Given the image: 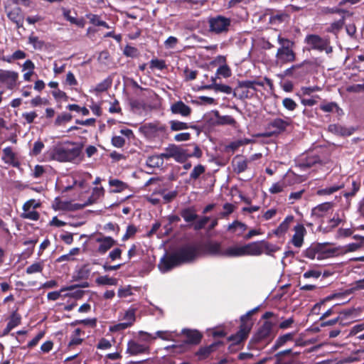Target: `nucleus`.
I'll return each mask as SVG.
<instances>
[{
    "instance_id": "64",
    "label": "nucleus",
    "mask_w": 364,
    "mask_h": 364,
    "mask_svg": "<svg viewBox=\"0 0 364 364\" xmlns=\"http://www.w3.org/2000/svg\"><path fill=\"white\" fill-rule=\"evenodd\" d=\"M44 335H45V333L43 331H40L31 341H30L28 343V345H27L28 348H32L34 346H36L38 343L39 341L41 338H43Z\"/></svg>"
},
{
    "instance_id": "63",
    "label": "nucleus",
    "mask_w": 364,
    "mask_h": 364,
    "mask_svg": "<svg viewBox=\"0 0 364 364\" xmlns=\"http://www.w3.org/2000/svg\"><path fill=\"white\" fill-rule=\"evenodd\" d=\"M224 211L220 213L221 218H227L230 214H231L234 210L235 206L231 203H225L223 205Z\"/></svg>"
},
{
    "instance_id": "35",
    "label": "nucleus",
    "mask_w": 364,
    "mask_h": 364,
    "mask_svg": "<svg viewBox=\"0 0 364 364\" xmlns=\"http://www.w3.org/2000/svg\"><path fill=\"white\" fill-rule=\"evenodd\" d=\"M84 333V332L80 328H76L72 333L70 336V341L68 343V348H71L75 346L80 345L83 338H80V336Z\"/></svg>"
},
{
    "instance_id": "37",
    "label": "nucleus",
    "mask_w": 364,
    "mask_h": 364,
    "mask_svg": "<svg viewBox=\"0 0 364 364\" xmlns=\"http://www.w3.org/2000/svg\"><path fill=\"white\" fill-rule=\"evenodd\" d=\"M146 164L150 167H161L164 164V157L161 156V154L151 156L148 158Z\"/></svg>"
},
{
    "instance_id": "15",
    "label": "nucleus",
    "mask_w": 364,
    "mask_h": 364,
    "mask_svg": "<svg viewBox=\"0 0 364 364\" xmlns=\"http://www.w3.org/2000/svg\"><path fill=\"white\" fill-rule=\"evenodd\" d=\"M18 78V74L15 71L0 70V82L5 84L9 90L14 88Z\"/></svg>"
},
{
    "instance_id": "4",
    "label": "nucleus",
    "mask_w": 364,
    "mask_h": 364,
    "mask_svg": "<svg viewBox=\"0 0 364 364\" xmlns=\"http://www.w3.org/2000/svg\"><path fill=\"white\" fill-rule=\"evenodd\" d=\"M277 40L279 48L276 53L277 63L285 64L294 62L296 60V53L293 50L294 43L281 36H278Z\"/></svg>"
},
{
    "instance_id": "11",
    "label": "nucleus",
    "mask_w": 364,
    "mask_h": 364,
    "mask_svg": "<svg viewBox=\"0 0 364 364\" xmlns=\"http://www.w3.org/2000/svg\"><path fill=\"white\" fill-rule=\"evenodd\" d=\"M339 305L340 304H336L332 307L327 309L320 317L319 320L323 321L324 318H326L328 317L329 316H331L333 314H336V313H339L340 316L343 315L344 317H348V316L356 317L359 315V313L362 310L361 308H360V307H358V308L353 307V308L346 309H344V310L340 311L337 309V308L339 306Z\"/></svg>"
},
{
    "instance_id": "42",
    "label": "nucleus",
    "mask_w": 364,
    "mask_h": 364,
    "mask_svg": "<svg viewBox=\"0 0 364 364\" xmlns=\"http://www.w3.org/2000/svg\"><path fill=\"white\" fill-rule=\"evenodd\" d=\"M97 320L96 318H85L81 320H75L70 323L71 326H75L77 325L82 324L84 326H90L92 328H95L97 326Z\"/></svg>"
},
{
    "instance_id": "47",
    "label": "nucleus",
    "mask_w": 364,
    "mask_h": 364,
    "mask_svg": "<svg viewBox=\"0 0 364 364\" xmlns=\"http://www.w3.org/2000/svg\"><path fill=\"white\" fill-rule=\"evenodd\" d=\"M43 269V263L42 262H38L32 264L29 267L26 268V273L28 274H35L41 272Z\"/></svg>"
},
{
    "instance_id": "27",
    "label": "nucleus",
    "mask_w": 364,
    "mask_h": 364,
    "mask_svg": "<svg viewBox=\"0 0 364 364\" xmlns=\"http://www.w3.org/2000/svg\"><path fill=\"white\" fill-rule=\"evenodd\" d=\"M245 256V245L230 246L224 250L225 257H238Z\"/></svg>"
},
{
    "instance_id": "13",
    "label": "nucleus",
    "mask_w": 364,
    "mask_h": 364,
    "mask_svg": "<svg viewBox=\"0 0 364 364\" xmlns=\"http://www.w3.org/2000/svg\"><path fill=\"white\" fill-rule=\"evenodd\" d=\"M251 85L248 80L239 81L237 86L233 90V96L240 100L251 98L253 96Z\"/></svg>"
},
{
    "instance_id": "10",
    "label": "nucleus",
    "mask_w": 364,
    "mask_h": 364,
    "mask_svg": "<svg viewBox=\"0 0 364 364\" xmlns=\"http://www.w3.org/2000/svg\"><path fill=\"white\" fill-rule=\"evenodd\" d=\"M161 156L166 159L173 158L177 162L183 163L186 161L189 156L186 151L181 147L175 144H170L164 149V151L161 153Z\"/></svg>"
},
{
    "instance_id": "18",
    "label": "nucleus",
    "mask_w": 364,
    "mask_h": 364,
    "mask_svg": "<svg viewBox=\"0 0 364 364\" xmlns=\"http://www.w3.org/2000/svg\"><path fill=\"white\" fill-rule=\"evenodd\" d=\"M223 345V341H216L208 346L200 347L196 353V355L200 360H205L208 358L212 353L215 352L219 346Z\"/></svg>"
},
{
    "instance_id": "36",
    "label": "nucleus",
    "mask_w": 364,
    "mask_h": 364,
    "mask_svg": "<svg viewBox=\"0 0 364 364\" xmlns=\"http://www.w3.org/2000/svg\"><path fill=\"white\" fill-rule=\"evenodd\" d=\"M170 129L173 132L187 129L188 128H196V126H189L188 124L178 120H171L169 122Z\"/></svg>"
},
{
    "instance_id": "7",
    "label": "nucleus",
    "mask_w": 364,
    "mask_h": 364,
    "mask_svg": "<svg viewBox=\"0 0 364 364\" xmlns=\"http://www.w3.org/2000/svg\"><path fill=\"white\" fill-rule=\"evenodd\" d=\"M273 323L271 321H266L259 326L257 332L252 337L250 344H256L262 342H269L273 339Z\"/></svg>"
},
{
    "instance_id": "59",
    "label": "nucleus",
    "mask_w": 364,
    "mask_h": 364,
    "mask_svg": "<svg viewBox=\"0 0 364 364\" xmlns=\"http://www.w3.org/2000/svg\"><path fill=\"white\" fill-rule=\"evenodd\" d=\"M284 187L285 184L283 182L275 183L269 188V191L272 194L279 193L283 191Z\"/></svg>"
},
{
    "instance_id": "28",
    "label": "nucleus",
    "mask_w": 364,
    "mask_h": 364,
    "mask_svg": "<svg viewBox=\"0 0 364 364\" xmlns=\"http://www.w3.org/2000/svg\"><path fill=\"white\" fill-rule=\"evenodd\" d=\"M34 200H30L24 203L23 206V213L21 214V218L25 219H29L31 220H38L39 218V214L36 210H31V203H34Z\"/></svg>"
},
{
    "instance_id": "14",
    "label": "nucleus",
    "mask_w": 364,
    "mask_h": 364,
    "mask_svg": "<svg viewBox=\"0 0 364 364\" xmlns=\"http://www.w3.org/2000/svg\"><path fill=\"white\" fill-rule=\"evenodd\" d=\"M139 309L137 304L131 305L127 309L119 313L118 318L132 327L136 322V313Z\"/></svg>"
},
{
    "instance_id": "6",
    "label": "nucleus",
    "mask_w": 364,
    "mask_h": 364,
    "mask_svg": "<svg viewBox=\"0 0 364 364\" xmlns=\"http://www.w3.org/2000/svg\"><path fill=\"white\" fill-rule=\"evenodd\" d=\"M305 43L309 47V49L316 50L318 51H324L326 54L333 52V48L330 45V41L326 38H321L316 34L307 35L304 40Z\"/></svg>"
},
{
    "instance_id": "58",
    "label": "nucleus",
    "mask_w": 364,
    "mask_h": 364,
    "mask_svg": "<svg viewBox=\"0 0 364 364\" xmlns=\"http://www.w3.org/2000/svg\"><path fill=\"white\" fill-rule=\"evenodd\" d=\"M217 74L224 77H228L231 75V70L226 64L220 66L217 70Z\"/></svg>"
},
{
    "instance_id": "57",
    "label": "nucleus",
    "mask_w": 364,
    "mask_h": 364,
    "mask_svg": "<svg viewBox=\"0 0 364 364\" xmlns=\"http://www.w3.org/2000/svg\"><path fill=\"white\" fill-rule=\"evenodd\" d=\"M218 124H228L235 126L236 124V121L235 119L229 115L222 116L218 118Z\"/></svg>"
},
{
    "instance_id": "34",
    "label": "nucleus",
    "mask_w": 364,
    "mask_h": 364,
    "mask_svg": "<svg viewBox=\"0 0 364 364\" xmlns=\"http://www.w3.org/2000/svg\"><path fill=\"white\" fill-rule=\"evenodd\" d=\"M287 18L288 15L286 13L277 11L270 16L269 22L273 26H278L284 22Z\"/></svg>"
},
{
    "instance_id": "53",
    "label": "nucleus",
    "mask_w": 364,
    "mask_h": 364,
    "mask_svg": "<svg viewBox=\"0 0 364 364\" xmlns=\"http://www.w3.org/2000/svg\"><path fill=\"white\" fill-rule=\"evenodd\" d=\"M277 249L274 246L264 240H262V254L265 253L266 255H271Z\"/></svg>"
},
{
    "instance_id": "55",
    "label": "nucleus",
    "mask_w": 364,
    "mask_h": 364,
    "mask_svg": "<svg viewBox=\"0 0 364 364\" xmlns=\"http://www.w3.org/2000/svg\"><path fill=\"white\" fill-rule=\"evenodd\" d=\"M282 105L289 111H294L297 107V104L291 98L286 97L282 100Z\"/></svg>"
},
{
    "instance_id": "8",
    "label": "nucleus",
    "mask_w": 364,
    "mask_h": 364,
    "mask_svg": "<svg viewBox=\"0 0 364 364\" xmlns=\"http://www.w3.org/2000/svg\"><path fill=\"white\" fill-rule=\"evenodd\" d=\"M292 120L290 118L282 119L274 118L267 124V129L271 130L269 132L263 134V136H271L274 134H279L284 132L287 127L291 124Z\"/></svg>"
},
{
    "instance_id": "54",
    "label": "nucleus",
    "mask_w": 364,
    "mask_h": 364,
    "mask_svg": "<svg viewBox=\"0 0 364 364\" xmlns=\"http://www.w3.org/2000/svg\"><path fill=\"white\" fill-rule=\"evenodd\" d=\"M128 328H130V326L122 321V322L117 323L110 326L109 327V332H112V333L120 332V331H124L125 329H127Z\"/></svg>"
},
{
    "instance_id": "23",
    "label": "nucleus",
    "mask_w": 364,
    "mask_h": 364,
    "mask_svg": "<svg viewBox=\"0 0 364 364\" xmlns=\"http://www.w3.org/2000/svg\"><path fill=\"white\" fill-rule=\"evenodd\" d=\"M294 234L291 239L292 244L296 247H301L304 242L306 229L303 225L299 224L294 227Z\"/></svg>"
},
{
    "instance_id": "12",
    "label": "nucleus",
    "mask_w": 364,
    "mask_h": 364,
    "mask_svg": "<svg viewBox=\"0 0 364 364\" xmlns=\"http://www.w3.org/2000/svg\"><path fill=\"white\" fill-rule=\"evenodd\" d=\"M149 351L150 347L148 344L140 343L134 339H131L127 342L126 353L130 355L148 354Z\"/></svg>"
},
{
    "instance_id": "50",
    "label": "nucleus",
    "mask_w": 364,
    "mask_h": 364,
    "mask_svg": "<svg viewBox=\"0 0 364 364\" xmlns=\"http://www.w3.org/2000/svg\"><path fill=\"white\" fill-rule=\"evenodd\" d=\"M342 187H343V186H341H341L334 185V186H330L328 188H325L318 190L317 191V194L319 196L331 195V194L336 192L339 189H341Z\"/></svg>"
},
{
    "instance_id": "61",
    "label": "nucleus",
    "mask_w": 364,
    "mask_h": 364,
    "mask_svg": "<svg viewBox=\"0 0 364 364\" xmlns=\"http://www.w3.org/2000/svg\"><path fill=\"white\" fill-rule=\"evenodd\" d=\"M112 346L111 341L105 338H102L97 344V348L100 350H107L111 348Z\"/></svg>"
},
{
    "instance_id": "20",
    "label": "nucleus",
    "mask_w": 364,
    "mask_h": 364,
    "mask_svg": "<svg viewBox=\"0 0 364 364\" xmlns=\"http://www.w3.org/2000/svg\"><path fill=\"white\" fill-rule=\"evenodd\" d=\"M183 335L186 337V343L192 345H198L200 343L203 334L198 330L183 329Z\"/></svg>"
},
{
    "instance_id": "26",
    "label": "nucleus",
    "mask_w": 364,
    "mask_h": 364,
    "mask_svg": "<svg viewBox=\"0 0 364 364\" xmlns=\"http://www.w3.org/2000/svg\"><path fill=\"white\" fill-rule=\"evenodd\" d=\"M245 256H259L262 255V240L245 245Z\"/></svg>"
},
{
    "instance_id": "43",
    "label": "nucleus",
    "mask_w": 364,
    "mask_h": 364,
    "mask_svg": "<svg viewBox=\"0 0 364 364\" xmlns=\"http://www.w3.org/2000/svg\"><path fill=\"white\" fill-rule=\"evenodd\" d=\"M181 215L186 222H192L195 220L198 215L195 213L194 210L191 208H186L181 210Z\"/></svg>"
},
{
    "instance_id": "3",
    "label": "nucleus",
    "mask_w": 364,
    "mask_h": 364,
    "mask_svg": "<svg viewBox=\"0 0 364 364\" xmlns=\"http://www.w3.org/2000/svg\"><path fill=\"white\" fill-rule=\"evenodd\" d=\"M72 147L58 146L53 147L50 151V158L60 162L72 161L79 156L81 152L80 147L74 144L68 142Z\"/></svg>"
},
{
    "instance_id": "1",
    "label": "nucleus",
    "mask_w": 364,
    "mask_h": 364,
    "mask_svg": "<svg viewBox=\"0 0 364 364\" xmlns=\"http://www.w3.org/2000/svg\"><path fill=\"white\" fill-rule=\"evenodd\" d=\"M198 253L197 247L193 245H185L179 248L164 260V270L168 271L174 267L193 261Z\"/></svg>"
},
{
    "instance_id": "24",
    "label": "nucleus",
    "mask_w": 364,
    "mask_h": 364,
    "mask_svg": "<svg viewBox=\"0 0 364 364\" xmlns=\"http://www.w3.org/2000/svg\"><path fill=\"white\" fill-rule=\"evenodd\" d=\"M328 130L332 134L342 136H350L355 131L353 127H346L341 124H330L328 127Z\"/></svg>"
},
{
    "instance_id": "22",
    "label": "nucleus",
    "mask_w": 364,
    "mask_h": 364,
    "mask_svg": "<svg viewBox=\"0 0 364 364\" xmlns=\"http://www.w3.org/2000/svg\"><path fill=\"white\" fill-rule=\"evenodd\" d=\"M7 17L16 25L18 28L23 26L24 18L21 14V9L20 7H15L12 10L7 11Z\"/></svg>"
},
{
    "instance_id": "56",
    "label": "nucleus",
    "mask_w": 364,
    "mask_h": 364,
    "mask_svg": "<svg viewBox=\"0 0 364 364\" xmlns=\"http://www.w3.org/2000/svg\"><path fill=\"white\" fill-rule=\"evenodd\" d=\"M320 109L322 111H323L324 112H331L335 109H338L339 107H338L337 103L331 102H328V103H325V104H321L320 105Z\"/></svg>"
},
{
    "instance_id": "41",
    "label": "nucleus",
    "mask_w": 364,
    "mask_h": 364,
    "mask_svg": "<svg viewBox=\"0 0 364 364\" xmlns=\"http://www.w3.org/2000/svg\"><path fill=\"white\" fill-rule=\"evenodd\" d=\"M294 217L292 215L287 216L285 220L277 228L275 233L281 235L284 233L289 227V224L293 221Z\"/></svg>"
},
{
    "instance_id": "44",
    "label": "nucleus",
    "mask_w": 364,
    "mask_h": 364,
    "mask_svg": "<svg viewBox=\"0 0 364 364\" xmlns=\"http://www.w3.org/2000/svg\"><path fill=\"white\" fill-rule=\"evenodd\" d=\"M204 87L205 89L214 88L216 91H220L221 92H224L226 94H230V93L233 92L231 87H230L229 85H223V84L215 83V84H213L210 85H206Z\"/></svg>"
},
{
    "instance_id": "38",
    "label": "nucleus",
    "mask_w": 364,
    "mask_h": 364,
    "mask_svg": "<svg viewBox=\"0 0 364 364\" xmlns=\"http://www.w3.org/2000/svg\"><path fill=\"white\" fill-rule=\"evenodd\" d=\"M247 228V226L238 220H235L233 223L230 224L228 227V230L232 232H236L237 230H240L239 235L243 233Z\"/></svg>"
},
{
    "instance_id": "17",
    "label": "nucleus",
    "mask_w": 364,
    "mask_h": 364,
    "mask_svg": "<svg viewBox=\"0 0 364 364\" xmlns=\"http://www.w3.org/2000/svg\"><path fill=\"white\" fill-rule=\"evenodd\" d=\"M299 354V352H293L291 348L279 351L274 355L276 359L274 364H291L292 358Z\"/></svg>"
},
{
    "instance_id": "21",
    "label": "nucleus",
    "mask_w": 364,
    "mask_h": 364,
    "mask_svg": "<svg viewBox=\"0 0 364 364\" xmlns=\"http://www.w3.org/2000/svg\"><path fill=\"white\" fill-rule=\"evenodd\" d=\"M96 242L100 244L97 248V252L101 255L105 254L116 243V241L111 237L105 236L97 237L96 239Z\"/></svg>"
},
{
    "instance_id": "60",
    "label": "nucleus",
    "mask_w": 364,
    "mask_h": 364,
    "mask_svg": "<svg viewBox=\"0 0 364 364\" xmlns=\"http://www.w3.org/2000/svg\"><path fill=\"white\" fill-rule=\"evenodd\" d=\"M72 119V115L69 113H63L58 115L55 121V125H60L62 123L69 122Z\"/></svg>"
},
{
    "instance_id": "2",
    "label": "nucleus",
    "mask_w": 364,
    "mask_h": 364,
    "mask_svg": "<svg viewBox=\"0 0 364 364\" xmlns=\"http://www.w3.org/2000/svg\"><path fill=\"white\" fill-rule=\"evenodd\" d=\"M259 306H257L240 317L239 330L236 333L232 334L228 338L229 341H232L234 344L237 345L247 338L254 323L251 317L259 310Z\"/></svg>"
},
{
    "instance_id": "40",
    "label": "nucleus",
    "mask_w": 364,
    "mask_h": 364,
    "mask_svg": "<svg viewBox=\"0 0 364 364\" xmlns=\"http://www.w3.org/2000/svg\"><path fill=\"white\" fill-rule=\"evenodd\" d=\"M301 65H302L301 64L294 65L291 66V68L287 69L285 70L286 75L295 77H299L300 76L304 75L305 74V72L299 70L301 68Z\"/></svg>"
},
{
    "instance_id": "29",
    "label": "nucleus",
    "mask_w": 364,
    "mask_h": 364,
    "mask_svg": "<svg viewBox=\"0 0 364 364\" xmlns=\"http://www.w3.org/2000/svg\"><path fill=\"white\" fill-rule=\"evenodd\" d=\"M2 160L7 164L12 165L14 167L19 166V162L16 158L15 153L11 147H6L3 149Z\"/></svg>"
},
{
    "instance_id": "32",
    "label": "nucleus",
    "mask_w": 364,
    "mask_h": 364,
    "mask_svg": "<svg viewBox=\"0 0 364 364\" xmlns=\"http://www.w3.org/2000/svg\"><path fill=\"white\" fill-rule=\"evenodd\" d=\"M233 171L237 173L244 172L247 168V160L242 156H237L232 160Z\"/></svg>"
},
{
    "instance_id": "30",
    "label": "nucleus",
    "mask_w": 364,
    "mask_h": 364,
    "mask_svg": "<svg viewBox=\"0 0 364 364\" xmlns=\"http://www.w3.org/2000/svg\"><path fill=\"white\" fill-rule=\"evenodd\" d=\"M295 335L296 332H290L279 336L272 346V350L275 351L284 346L287 342L292 341Z\"/></svg>"
},
{
    "instance_id": "46",
    "label": "nucleus",
    "mask_w": 364,
    "mask_h": 364,
    "mask_svg": "<svg viewBox=\"0 0 364 364\" xmlns=\"http://www.w3.org/2000/svg\"><path fill=\"white\" fill-rule=\"evenodd\" d=\"M205 171V168L204 166L201 164H198L196 166L190 174V178L192 180H196L199 178V176L204 173Z\"/></svg>"
},
{
    "instance_id": "48",
    "label": "nucleus",
    "mask_w": 364,
    "mask_h": 364,
    "mask_svg": "<svg viewBox=\"0 0 364 364\" xmlns=\"http://www.w3.org/2000/svg\"><path fill=\"white\" fill-rule=\"evenodd\" d=\"M28 43L31 44L34 49L41 50L44 46V41L40 40L37 36L31 35L28 37Z\"/></svg>"
},
{
    "instance_id": "31",
    "label": "nucleus",
    "mask_w": 364,
    "mask_h": 364,
    "mask_svg": "<svg viewBox=\"0 0 364 364\" xmlns=\"http://www.w3.org/2000/svg\"><path fill=\"white\" fill-rule=\"evenodd\" d=\"M141 129L146 134H153L157 132H164L166 127L159 122H154L145 124Z\"/></svg>"
},
{
    "instance_id": "33",
    "label": "nucleus",
    "mask_w": 364,
    "mask_h": 364,
    "mask_svg": "<svg viewBox=\"0 0 364 364\" xmlns=\"http://www.w3.org/2000/svg\"><path fill=\"white\" fill-rule=\"evenodd\" d=\"M331 203H321L312 209L311 215L316 218H323L326 212L331 209Z\"/></svg>"
},
{
    "instance_id": "16",
    "label": "nucleus",
    "mask_w": 364,
    "mask_h": 364,
    "mask_svg": "<svg viewBox=\"0 0 364 364\" xmlns=\"http://www.w3.org/2000/svg\"><path fill=\"white\" fill-rule=\"evenodd\" d=\"M202 250L205 253L210 255L224 257L221 243L216 241H207L203 245Z\"/></svg>"
},
{
    "instance_id": "62",
    "label": "nucleus",
    "mask_w": 364,
    "mask_h": 364,
    "mask_svg": "<svg viewBox=\"0 0 364 364\" xmlns=\"http://www.w3.org/2000/svg\"><path fill=\"white\" fill-rule=\"evenodd\" d=\"M150 68H157L160 70L164 69L166 68V63L163 60L159 59H152L150 61Z\"/></svg>"
},
{
    "instance_id": "39",
    "label": "nucleus",
    "mask_w": 364,
    "mask_h": 364,
    "mask_svg": "<svg viewBox=\"0 0 364 364\" xmlns=\"http://www.w3.org/2000/svg\"><path fill=\"white\" fill-rule=\"evenodd\" d=\"M63 15L66 20L73 24H75L79 27L84 26V21L82 19H77L75 17L70 16V11L66 9H63Z\"/></svg>"
},
{
    "instance_id": "19",
    "label": "nucleus",
    "mask_w": 364,
    "mask_h": 364,
    "mask_svg": "<svg viewBox=\"0 0 364 364\" xmlns=\"http://www.w3.org/2000/svg\"><path fill=\"white\" fill-rule=\"evenodd\" d=\"M170 109L173 114H180L184 117H189L192 112V109L182 101H177L173 103Z\"/></svg>"
},
{
    "instance_id": "25",
    "label": "nucleus",
    "mask_w": 364,
    "mask_h": 364,
    "mask_svg": "<svg viewBox=\"0 0 364 364\" xmlns=\"http://www.w3.org/2000/svg\"><path fill=\"white\" fill-rule=\"evenodd\" d=\"M88 287V283L85 282L82 284L69 285L63 287L61 291H73L71 294H65V296H82L83 294H87L88 291L84 290V288Z\"/></svg>"
},
{
    "instance_id": "9",
    "label": "nucleus",
    "mask_w": 364,
    "mask_h": 364,
    "mask_svg": "<svg viewBox=\"0 0 364 364\" xmlns=\"http://www.w3.org/2000/svg\"><path fill=\"white\" fill-rule=\"evenodd\" d=\"M14 297H5L4 304H8L9 306L11 304V314L9 316V321L7 323L6 327L4 329V333H9L13 328L18 326L21 321V316L17 313L18 306L16 303L14 302Z\"/></svg>"
},
{
    "instance_id": "51",
    "label": "nucleus",
    "mask_w": 364,
    "mask_h": 364,
    "mask_svg": "<svg viewBox=\"0 0 364 364\" xmlns=\"http://www.w3.org/2000/svg\"><path fill=\"white\" fill-rule=\"evenodd\" d=\"M344 316H338V317L333 318V319H331V320H328V321H321V323H320V327H325V326H333L335 324H336L337 323H339V325L340 326H344L345 323H343V318Z\"/></svg>"
},
{
    "instance_id": "52",
    "label": "nucleus",
    "mask_w": 364,
    "mask_h": 364,
    "mask_svg": "<svg viewBox=\"0 0 364 364\" xmlns=\"http://www.w3.org/2000/svg\"><path fill=\"white\" fill-rule=\"evenodd\" d=\"M343 18L336 21L331 24L330 27L328 28V31L337 33L343 28Z\"/></svg>"
},
{
    "instance_id": "45",
    "label": "nucleus",
    "mask_w": 364,
    "mask_h": 364,
    "mask_svg": "<svg viewBox=\"0 0 364 364\" xmlns=\"http://www.w3.org/2000/svg\"><path fill=\"white\" fill-rule=\"evenodd\" d=\"M112 80L109 78H107L102 81L101 82L98 83L95 88L93 89V91L96 92H102L108 90V88L111 86Z\"/></svg>"
},
{
    "instance_id": "5",
    "label": "nucleus",
    "mask_w": 364,
    "mask_h": 364,
    "mask_svg": "<svg viewBox=\"0 0 364 364\" xmlns=\"http://www.w3.org/2000/svg\"><path fill=\"white\" fill-rule=\"evenodd\" d=\"M208 23L209 32L220 35L228 33L231 26L232 20L230 18L222 15H216L210 17L208 20Z\"/></svg>"
},
{
    "instance_id": "49",
    "label": "nucleus",
    "mask_w": 364,
    "mask_h": 364,
    "mask_svg": "<svg viewBox=\"0 0 364 364\" xmlns=\"http://www.w3.org/2000/svg\"><path fill=\"white\" fill-rule=\"evenodd\" d=\"M109 184L110 186L114 187L115 188L113 190V192H120L126 188L127 185L118 180V179H111L109 181Z\"/></svg>"
}]
</instances>
